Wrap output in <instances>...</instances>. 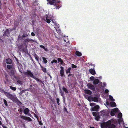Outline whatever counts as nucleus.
Here are the masks:
<instances>
[{
  "mask_svg": "<svg viewBox=\"0 0 128 128\" xmlns=\"http://www.w3.org/2000/svg\"><path fill=\"white\" fill-rule=\"evenodd\" d=\"M57 62V60H56L54 59L51 62V63L52 64H53V63H56Z\"/></svg>",
  "mask_w": 128,
  "mask_h": 128,
  "instance_id": "nucleus-36",
  "label": "nucleus"
},
{
  "mask_svg": "<svg viewBox=\"0 0 128 128\" xmlns=\"http://www.w3.org/2000/svg\"><path fill=\"white\" fill-rule=\"evenodd\" d=\"M76 54L78 56H80L82 55V53L76 51L75 52Z\"/></svg>",
  "mask_w": 128,
  "mask_h": 128,
  "instance_id": "nucleus-21",
  "label": "nucleus"
},
{
  "mask_svg": "<svg viewBox=\"0 0 128 128\" xmlns=\"http://www.w3.org/2000/svg\"><path fill=\"white\" fill-rule=\"evenodd\" d=\"M90 128H94V127H92L91 126H90Z\"/></svg>",
  "mask_w": 128,
  "mask_h": 128,
  "instance_id": "nucleus-63",
  "label": "nucleus"
},
{
  "mask_svg": "<svg viewBox=\"0 0 128 128\" xmlns=\"http://www.w3.org/2000/svg\"><path fill=\"white\" fill-rule=\"evenodd\" d=\"M108 92H109V91H108V90L106 89L104 91V92L106 94H107L108 93Z\"/></svg>",
  "mask_w": 128,
  "mask_h": 128,
  "instance_id": "nucleus-49",
  "label": "nucleus"
},
{
  "mask_svg": "<svg viewBox=\"0 0 128 128\" xmlns=\"http://www.w3.org/2000/svg\"><path fill=\"white\" fill-rule=\"evenodd\" d=\"M101 115L103 116H107V114L105 111H102L100 112Z\"/></svg>",
  "mask_w": 128,
  "mask_h": 128,
  "instance_id": "nucleus-15",
  "label": "nucleus"
},
{
  "mask_svg": "<svg viewBox=\"0 0 128 128\" xmlns=\"http://www.w3.org/2000/svg\"><path fill=\"white\" fill-rule=\"evenodd\" d=\"M122 121H123V120L121 118L120 119L118 120V122L119 123H121Z\"/></svg>",
  "mask_w": 128,
  "mask_h": 128,
  "instance_id": "nucleus-50",
  "label": "nucleus"
},
{
  "mask_svg": "<svg viewBox=\"0 0 128 128\" xmlns=\"http://www.w3.org/2000/svg\"><path fill=\"white\" fill-rule=\"evenodd\" d=\"M30 42H34V40H33L29 38L26 39L24 40V44L25 45V47L26 48H27V46L26 43Z\"/></svg>",
  "mask_w": 128,
  "mask_h": 128,
  "instance_id": "nucleus-5",
  "label": "nucleus"
},
{
  "mask_svg": "<svg viewBox=\"0 0 128 128\" xmlns=\"http://www.w3.org/2000/svg\"><path fill=\"white\" fill-rule=\"evenodd\" d=\"M62 65L63 66H64L65 65V64L64 62L62 64Z\"/></svg>",
  "mask_w": 128,
  "mask_h": 128,
  "instance_id": "nucleus-60",
  "label": "nucleus"
},
{
  "mask_svg": "<svg viewBox=\"0 0 128 128\" xmlns=\"http://www.w3.org/2000/svg\"><path fill=\"white\" fill-rule=\"evenodd\" d=\"M20 118H22L23 120H26L29 121H32V119L29 117L24 116L20 115Z\"/></svg>",
  "mask_w": 128,
  "mask_h": 128,
  "instance_id": "nucleus-8",
  "label": "nucleus"
},
{
  "mask_svg": "<svg viewBox=\"0 0 128 128\" xmlns=\"http://www.w3.org/2000/svg\"><path fill=\"white\" fill-rule=\"evenodd\" d=\"M18 100V102L19 104H21V102Z\"/></svg>",
  "mask_w": 128,
  "mask_h": 128,
  "instance_id": "nucleus-61",
  "label": "nucleus"
},
{
  "mask_svg": "<svg viewBox=\"0 0 128 128\" xmlns=\"http://www.w3.org/2000/svg\"><path fill=\"white\" fill-rule=\"evenodd\" d=\"M48 1H49V3L50 5H54V2H56V0H46Z\"/></svg>",
  "mask_w": 128,
  "mask_h": 128,
  "instance_id": "nucleus-18",
  "label": "nucleus"
},
{
  "mask_svg": "<svg viewBox=\"0 0 128 128\" xmlns=\"http://www.w3.org/2000/svg\"><path fill=\"white\" fill-rule=\"evenodd\" d=\"M108 123L107 121L106 122L101 123L100 126L101 128H106L108 126Z\"/></svg>",
  "mask_w": 128,
  "mask_h": 128,
  "instance_id": "nucleus-9",
  "label": "nucleus"
},
{
  "mask_svg": "<svg viewBox=\"0 0 128 128\" xmlns=\"http://www.w3.org/2000/svg\"><path fill=\"white\" fill-rule=\"evenodd\" d=\"M24 74L26 75L28 77H31L35 79L38 82H39L41 83H43V82L42 80L36 78L33 75L32 73L29 70H27V72H24Z\"/></svg>",
  "mask_w": 128,
  "mask_h": 128,
  "instance_id": "nucleus-1",
  "label": "nucleus"
},
{
  "mask_svg": "<svg viewBox=\"0 0 128 128\" xmlns=\"http://www.w3.org/2000/svg\"><path fill=\"white\" fill-rule=\"evenodd\" d=\"M87 86L90 89L93 91L95 90V88L94 86L90 83H88L87 84Z\"/></svg>",
  "mask_w": 128,
  "mask_h": 128,
  "instance_id": "nucleus-10",
  "label": "nucleus"
},
{
  "mask_svg": "<svg viewBox=\"0 0 128 128\" xmlns=\"http://www.w3.org/2000/svg\"><path fill=\"white\" fill-rule=\"evenodd\" d=\"M72 75V74L70 73V74L68 75V76L69 77L70 76H71Z\"/></svg>",
  "mask_w": 128,
  "mask_h": 128,
  "instance_id": "nucleus-59",
  "label": "nucleus"
},
{
  "mask_svg": "<svg viewBox=\"0 0 128 128\" xmlns=\"http://www.w3.org/2000/svg\"><path fill=\"white\" fill-rule=\"evenodd\" d=\"M40 47L44 49V50L46 51H48V49L47 48H45L44 46L43 45H40Z\"/></svg>",
  "mask_w": 128,
  "mask_h": 128,
  "instance_id": "nucleus-27",
  "label": "nucleus"
},
{
  "mask_svg": "<svg viewBox=\"0 0 128 128\" xmlns=\"http://www.w3.org/2000/svg\"><path fill=\"white\" fill-rule=\"evenodd\" d=\"M8 75L7 74H6L5 75V78L6 80V82H9V80L8 79Z\"/></svg>",
  "mask_w": 128,
  "mask_h": 128,
  "instance_id": "nucleus-37",
  "label": "nucleus"
},
{
  "mask_svg": "<svg viewBox=\"0 0 128 128\" xmlns=\"http://www.w3.org/2000/svg\"><path fill=\"white\" fill-rule=\"evenodd\" d=\"M100 106L98 105H95L94 107H92L90 109L91 111H97L98 110Z\"/></svg>",
  "mask_w": 128,
  "mask_h": 128,
  "instance_id": "nucleus-7",
  "label": "nucleus"
},
{
  "mask_svg": "<svg viewBox=\"0 0 128 128\" xmlns=\"http://www.w3.org/2000/svg\"><path fill=\"white\" fill-rule=\"evenodd\" d=\"M90 65L92 66H93V68H94V67L95 66V64H92V63H91L90 64Z\"/></svg>",
  "mask_w": 128,
  "mask_h": 128,
  "instance_id": "nucleus-51",
  "label": "nucleus"
},
{
  "mask_svg": "<svg viewBox=\"0 0 128 128\" xmlns=\"http://www.w3.org/2000/svg\"><path fill=\"white\" fill-rule=\"evenodd\" d=\"M28 35L27 34H24L22 36L23 38H25L26 37H27L28 36Z\"/></svg>",
  "mask_w": 128,
  "mask_h": 128,
  "instance_id": "nucleus-48",
  "label": "nucleus"
},
{
  "mask_svg": "<svg viewBox=\"0 0 128 128\" xmlns=\"http://www.w3.org/2000/svg\"><path fill=\"white\" fill-rule=\"evenodd\" d=\"M34 116L36 117V118H38V116L35 114H34Z\"/></svg>",
  "mask_w": 128,
  "mask_h": 128,
  "instance_id": "nucleus-58",
  "label": "nucleus"
},
{
  "mask_svg": "<svg viewBox=\"0 0 128 128\" xmlns=\"http://www.w3.org/2000/svg\"><path fill=\"white\" fill-rule=\"evenodd\" d=\"M2 91L3 93H4L6 96L9 98L11 100H12L14 99V96L12 94H10L9 93L6 92L4 90H3Z\"/></svg>",
  "mask_w": 128,
  "mask_h": 128,
  "instance_id": "nucleus-2",
  "label": "nucleus"
},
{
  "mask_svg": "<svg viewBox=\"0 0 128 128\" xmlns=\"http://www.w3.org/2000/svg\"><path fill=\"white\" fill-rule=\"evenodd\" d=\"M23 46V44H22L20 46V48H20V49H22V50H24V48H22V46Z\"/></svg>",
  "mask_w": 128,
  "mask_h": 128,
  "instance_id": "nucleus-54",
  "label": "nucleus"
},
{
  "mask_svg": "<svg viewBox=\"0 0 128 128\" xmlns=\"http://www.w3.org/2000/svg\"><path fill=\"white\" fill-rule=\"evenodd\" d=\"M89 72L92 74L94 75L96 74L95 70L93 68H90L89 70Z\"/></svg>",
  "mask_w": 128,
  "mask_h": 128,
  "instance_id": "nucleus-12",
  "label": "nucleus"
},
{
  "mask_svg": "<svg viewBox=\"0 0 128 128\" xmlns=\"http://www.w3.org/2000/svg\"><path fill=\"white\" fill-rule=\"evenodd\" d=\"M2 126L3 128H8L6 126L3 125H2Z\"/></svg>",
  "mask_w": 128,
  "mask_h": 128,
  "instance_id": "nucleus-55",
  "label": "nucleus"
},
{
  "mask_svg": "<svg viewBox=\"0 0 128 128\" xmlns=\"http://www.w3.org/2000/svg\"><path fill=\"white\" fill-rule=\"evenodd\" d=\"M43 61L45 64H46L48 62V61L46 60V58L44 57H42Z\"/></svg>",
  "mask_w": 128,
  "mask_h": 128,
  "instance_id": "nucleus-28",
  "label": "nucleus"
},
{
  "mask_svg": "<svg viewBox=\"0 0 128 128\" xmlns=\"http://www.w3.org/2000/svg\"><path fill=\"white\" fill-rule=\"evenodd\" d=\"M99 82V80L98 79H95L93 82V84L94 85L97 84H98Z\"/></svg>",
  "mask_w": 128,
  "mask_h": 128,
  "instance_id": "nucleus-16",
  "label": "nucleus"
},
{
  "mask_svg": "<svg viewBox=\"0 0 128 128\" xmlns=\"http://www.w3.org/2000/svg\"><path fill=\"white\" fill-rule=\"evenodd\" d=\"M7 68L10 70L12 68H13V64L12 65H8L7 66ZM14 68H13V69Z\"/></svg>",
  "mask_w": 128,
  "mask_h": 128,
  "instance_id": "nucleus-23",
  "label": "nucleus"
},
{
  "mask_svg": "<svg viewBox=\"0 0 128 128\" xmlns=\"http://www.w3.org/2000/svg\"><path fill=\"white\" fill-rule=\"evenodd\" d=\"M92 114L93 116H96L97 115V114L96 112H92Z\"/></svg>",
  "mask_w": 128,
  "mask_h": 128,
  "instance_id": "nucleus-43",
  "label": "nucleus"
},
{
  "mask_svg": "<svg viewBox=\"0 0 128 128\" xmlns=\"http://www.w3.org/2000/svg\"><path fill=\"white\" fill-rule=\"evenodd\" d=\"M40 65V66L41 68L42 69V71L44 72H46V68H45L43 67L41 65L40 63L39 64Z\"/></svg>",
  "mask_w": 128,
  "mask_h": 128,
  "instance_id": "nucleus-22",
  "label": "nucleus"
},
{
  "mask_svg": "<svg viewBox=\"0 0 128 128\" xmlns=\"http://www.w3.org/2000/svg\"><path fill=\"white\" fill-rule=\"evenodd\" d=\"M35 59L37 60V61H38V59L39 58L37 55H36L35 56Z\"/></svg>",
  "mask_w": 128,
  "mask_h": 128,
  "instance_id": "nucleus-42",
  "label": "nucleus"
},
{
  "mask_svg": "<svg viewBox=\"0 0 128 128\" xmlns=\"http://www.w3.org/2000/svg\"><path fill=\"white\" fill-rule=\"evenodd\" d=\"M109 98L112 101H114V99L113 98V97L111 95L109 96Z\"/></svg>",
  "mask_w": 128,
  "mask_h": 128,
  "instance_id": "nucleus-35",
  "label": "nucleus"
},
{
  "mask_svg": "<svg viewBox=\"0 0 128 128\" xmlns=\"http://www.w3.org/2000/svg\"><path fill=\"white\" fill-rule=\"evenodd\" d=\"M85 97H88V100H89L91 99L94 102H98V98L96 97H92L91 96H88L87 95H86L84 96Z\"/></svg>",
  "mask_w": 128,
  "mask_h": 128,
  "instance_id": "nucleus-4",
  "label": "nucleus"
},
{
  "mask_svg": "<svg viewBox=\"0 0 128 128\" xmlns=\"http://www.w3.org/2000/svg\"><path fill=\"white\" fill-rule=\"evenodd\" d=\"M56 9H59L61 7V6H58L57 5H56Z\"/></svg>",
  "mask_w": 128,
  "mask_h": 128,
  "instance_id": "nucleus-52",
  "label": "nucleus"
},
{
  "mask_svg": "<svg viewBox=\"0 0 128 128\" xmlns=\"http://www.w3.org/2000/svg\"><path fill=\"white\" fill-rule=\"evenodd\" d=\"M71 68L70 67L68 68L66 70V74H68V73H70V70Z\"/></svg>",
  "mask_w": 128,
  "mask_h": 128,
  "instance_id": "nucleus-25",
  "label": "nucleus"
},
{
  "mask_svg": "<svg viewBox=\"0 0 128 128\" xmlns=\"http://www.w3.org/2000/svg\"><path fill=\"white\" fill-rule=\"evenodd\" d=\"M52 22L54 23L55 25H56L57 24L56 22H54V21L53 20H52Z\"/></svg>",
  "mask_w": 128,
  "mask_h": 128,
  "instance_id": "nucleus-47",
  "label": "nucleus"
},
{
  "mask_svg": "<svg viewBox=\"0 0 128 128\" xmlns=\"http://www.w3.org/2000/svg\"><path fill=\"white\" fill-rule=\"evenodd\" d=\"M48 16H46V22L47 23H50V20L49 19H48Z\"/></svg>",
  "mask_w": 128,
  "mask_h": 128,
  "instance_id": "nucleus-31",
  "label": "nucleus"
},
{
  "mask_svg": "<svg viewBox=\"0 0 128 128\" xmlns=\"http://www.w3.org/2000/svg\"><path fill=\"white\" fill-rule=\"evenodd\" d=\"M57 60L58 62H60L61 64L63 62V60L60 58H58Z\"/></svg>",
  "mask_w": 128,
  "mask_h": 128,
  "instance_id": "nucleus-29",
  "label": "nucleus"
},
{
  "mask_svg": "<svg viewBox=\"0 0 128 128\" xmlns=\"http://www.w3.org/2000/svg\"><path fill=\"white\" fill-rule=\"evenodd\" d=\"M60 68L61 69V70L60 71V76L62 77L63 76H64L65 75L64 72V68L62 66L60 67Z\"/></svg>",
  "mask_w": 128,
  "mask_h": 128,
  "instance_id": "nucleus-11",
  "label": "nucleus"
},
{
  "mask_svg": "<svg viewBox=\"0 0 128 128\" xmlns=\"http://www.w3.org/2000/svg\"><path fill=\"white\" fill-rule=\"evenodd\" d=\"M90 80L91 81H94V80H95L94 78V77L93 76H92L90 78Z\"/></svg>",
  "mask_w": 128,
  "mask_h": 128,
  "instance_id": "nucleus-44",
  "label": "nucleus"
},
{
  "mask_svg": "<svg viewBox=\"0 0 128 128\" xmlns=\"http://www.w3.org/2000/svg\"><path fill=\"white\" fill-rule=\"evenodd\" d=\"M10 88L11 90L14 91H16V87H13L11 86H10Z\"/></svg>",
  "mask_w": 128,
  "mask_h": 128,
  "instance_id": "nucleus-33",
  "label": "nucleus"
},
{
  "mask_svg": "<svg viewBox=\"0 0 128 128\" xmlns=\"http://www.w3.org/2000/svg\"><path fill=\"white\" fill-rule=\"evenodd\" d=\"M110 104L112 107H116V104L114 102H110Z\"/></svg>",
  "mask_w": 128,
  "mask_h": 128,
  "instance_id": "nucleus-20",
  "label": "nucleus"
},
{
  "mask_svg": "<svg viewBox=\"0 0 128 128\" xmlns=\"http://www.w3.org/2000/svg\"><path fill=\"white\" fill-rule=\"evenodd\" d=\"M108 128H114L116 127V126L113 124H112V122L110 120L108 121Z\"/></svg>",
  "mask_w": 128,
  "mask_h": 128,
  "instance_id": "nucleus-6",
  "label": "nucleus"
},
{
  "mask_svg": "<svg viewBox=\"0 0 128 128\" xmlns=\"http://www.w3.org/2000/svg\"><path fill=\"white\" fill-rule=\"evenodd\" d=\"M114 112L113 111H112L110 112V114L112 116H114L115 115Z\"/></svg>",
  "mask_w": 128,
  "mask_h": 128,
  "instance_id": "nucleus-40",
  "label": "nucleus"
},
{
  "mask_svg": "<svg viewBox=\"0 0 128 128\" xmlns=\"http://www.w3.org/2000/svg\"><path fill=\"white\" fill-rule=\"evenodd\" d=\"M17 83L19 84L22 85L23 84L22 82L19 80H18L17 81Z\"/></svg>",
  "mask_w": 128,
  "mask_h": 128,
  "instance_id": "nucleus-26",
  "label": "nucleus"
},
{
  "mask_svg": "<svg viewBox=\"0 0 128 128\" xmlns=\"http://www.w3.org/2000/svg\"><path fill=\"white\" fill-rule=\"evenodd\" d=\"M31 34L32 36H35V34L33 32H32V33H31Z\"/></svg>",
  "mask_w": 128,
  "mask_h": 128,
  "instance_id": "nucleus-53",
  "label": "nucleus"
},
{
  "mask_svg": "<svg viewBox=\"0 0 128 128\" xmlns=\"http://www.w3.org/2000/svg\"><path fill=\"white\" fill-rule=\"evenodd\" d=\"M10 76H13L14 74V71L13 70H11L10 72Z\"/></svg>",
  "mask_w": 128,
  "mask_h": 128,
  "instance_id": "nucleus-32",
  "label": "nucleus"
},
{
  "mask_svg": "<svg viewBox=\"0 0 128 128\" xmlns=\"http://www.w3.org/2000/svg\"><path fill=\"white\" fill-rule=\"evenodd\" d=\"M122 116V114L121 112H120L118 114V118L119 119H120L121 118Z\"/></svg>",
  "mask_w": 128,
  "mask_h": 128,
  "instance_id": "nucleus-30",
  "label": "nucleus"
},
{
  "mask_svg": "<svg viewBox=\"0 0 128 128\" xmlns=\"http://www.w3.org/2000/svg\"><path fill=\"white\" fill-rule=\"evenodd\" d=\"M6 64H12V60L10 58H8L6 60Z\"/></svg>",
  "mask_w": 128,
  "mask_h": 128,
  "instance_id": "nucleus-17",
  "label": "nucleus"
},
{
  "mask_svg": "<svg viewBox=\"0 0 128 128\" xmlns=\"http://www.w3.org/2000/svg\"><path fill=\"white\" fill-rule=\"evenodd\" d=\"M2 91L3 93H4L6 96L9 98L11 100H12L14 99V96L12 94H10L9 93L6 92L4 90H3Z\"/></svg>",
  "mask_w": 128,
  "mask_h": 128,
  "instance_id": "nucleus-3",
  "label": "nucleus"
},
{
  "mask_svg": "<svg viewBox=\"0 0 128 128\" xmlns=\"http://www.w3.org/2000/svg\"><path fill=\"white\" fill-rule=\"evenodd\" d=\"M29 111L30 110L28 108H26L24 110V113L26 114H28Z\"/></svg>",
  "mask_w": 128,
  "mask_h": 128,
  "instance_id": "nucleus-19",
  "label": "nucleus"
},
{
  "mask_svg": "<svg viewBox=\"0 0 128 128\" xmlns=\"http://www.w3.org/2000/svg\"><path fill=\"white\" fill-rule=\"evenodd\" d=\"M56 102L57 103L58 105H60V103H59L60 102V99L58 98H56Z\"/></svg>",
  "mask_w": 128,
  "mask_h": 128,
  "instance_id": "nucleus-39",
  "label": "nucleus"
},
{
  "mask_svg": "<svg viewBox=\"0 0 128 128\" xmlns=\"http://www.w3.org/2000/svg\"><path fill=\"white\" fill-rule=\"evenodd\" d=\"M3 100L5 105L6 106H8V105L6 100L5 99H4Z\"/></svg>",
  "mask_w": 128,
  "mask_h": 128,
  "instance_id": "nucleus-38",
  "label": "nucleus"
},
{
  "mask_svg": "<svg viewBox=\"0 0 128 128\" xmlns=\"http://www.w3.org/2000/svg\"><path fill=\"white\" fill-rule=\"evenodd\" d=\"M39 124L40 125H42L43 124L41 122V121H40L39 122Z\"/></svg>",
  "mask_w": 128,
  "mask_h": 128,
  "instance_id": "nucleus-56",
  "label": "nucleus"
},
{
  "mask_svg": "<svg viewBox=\"0 0 128 128\" xmlns=\"http://www.w3.org/2000/svg\"><path fill=\"white\" fill-rule=\"evenodd\" d=\"M72 68H77V66L73 64H72Z\"/></svg>",
  "mask_w": 128,
  "mask_h": 128,
  "instance_id": "nucleus-45",
  "label": "nucleus"
},
{
  "mask_svg": "<svg viewBox=\"0 0 128 128\" xmlns=\"http://www.w3.org/2000/svg\"><path fill=\"white\" fill-rule=\"evenodd\" d=\"M118 110V108H116L112 110L114 112H117Z\"/></svg>",
  "mask_w": 128,
  "mask_h": 128,
  "instance_id": "nucleus-34",
  "label": "nucleus"
},
{
  "mask_svg": "<svg viewBox=\"0 0 128 128\" xmlns=\"http://www.w3.org/2000/svg\"><path fill=\"white\" fill-rule=\"evenodd\" d=\"M28 115L30 116H32L31 114H28Z\"/></svg>",
  "mask_w": 128,
  "mask_h": 128,
  "instance_id": "nucleus-62",
  "label": "nucleus"
},
{
  "mask_svg": "<svg viewBox=\"0 0 128 128\" xmlns=\"http://www.w3.org/2000/svg\"><path fill=\"white\" fill-rule=\"evenodd\" d=\"M62 89L63 91L64 92L68 94V93L67 89L64 86L62 87Z\"/></svg>",
  "mask_w": 128,
  "mask_h": 128,
  "instance_id": "nucleus-24",
  "label": "nucleus"
},
{
  "mask_svg": "<svg viewBox=\"0 0 128 128\" xmlns=\"http://www.w3.org/2000/svg\"><path fill=\"white\" fill-rule=\"evenodd\" d=\"M84 93L86 94L91 95L92 94V91L88 90H84Z\"/></svg>",
  "mask_w": 128,
  "mask_h": 128,
  "instance_id": "nucleus-14",
  "label": "nucleus"
},
{
  "mask_svg": "<svg viewBox=\"0 0 128 128\" xmlns=\"http://www.w3.org/2000/svg\"><path fill=\"white\" fill-rule=\"evenodd\" d=\"M60 92L61 96H62L63 98L64 97V93L63 92H62L61 90V92Z\"/></svg>",
  "mask_w": 128,
  "mask_h": 128,
  "instance_id": "nucleus-46",
  "label": "nucleus"
},
{
  "mask_svg": "<svg viewBox=\"0 0 128 128\" xmlns=\"http://www.w3.org/2000/svg\"><path fill=\"white\" fill-rule=\"evenodd\" d=\"M4 35L5 36H6L8 37L10 36V32L9 30L8 29H6L4 32Z\"/></svg>",
  "mask_w": 128,
  "mask_h": 128,
  "instance_id": "nucleus-13",
  "label": "nucleus"
},
{
  "mask_svg": "<svg viewBox=\"0 0 128 128\" xmlns=\"http://www.w3.org/2000/svg\"><path fill=\"white\" fill-rule=\"evenodd\" d=\"M96 105V104L94 103H90V105L91 106H94Z\"/></svg>",
  "mask_w": 128,
  "mask_h": 128,
  "instance_id": "nucleus-41",
  "label": "nucleus"
},
{
  "mask_svg": "<svg viewBox=\"0 0 128 128\" xmlns=\"http://www.w3.org/2000/svg\"><path fill=\"white\" fill-rule=\"evenodd\" d=\"M64 111H66V112H67V109L66 108L64 107Z\"/></svg>",
  "mask_w": 128,
  "mask_h": 128,
  "instance_id": "nucleus-57",
  "label": "nucleus"
},
{
  "mask_svg": "<svg viewBox=\"0 0 128 128\" xmlns=\"http://www.w3.org/2000/svg\"><path fill=\"white\" fill-rule=\"evenodd\" d=\"M22 110L21 109H20V112H22Z\"/></svg>",
  "mask_w": 128,
  "mask_h": 128,
  "instance_id": "nucleus-64",
  "label": "nucleus"
}]
</instances>
